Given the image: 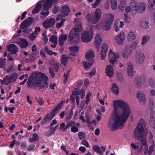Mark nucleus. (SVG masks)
I'll use <instances>...</instances> for the list:
<instances>
[{
    "instance_id": "obj_4",
    "label": "nucleus",
    "mask_w": 155,
    "mask_h": 155,
    "mask_svg": "<svg viewBox=\"0 0 155 155\" xmlns=\"http://www.w3.org/2000/svg\"><path fill=\"white\" fill-rule=\"evenodd\" d=\"M146 126L145 121L143 119H140L134 131L133 134L135 138L140 142H143L144 144L146 143V138L147 136V135L144 132V128Z\"/></svg>"
},
{
    "instance_id": "obj_36",
    "label": "nucleus",
    "mask_w": 155,
    "mask_h": 155,
    "mask_svg": "<svg viewBox=\"0 0 155 155\" xmlns=\"http://www.w3.org/2000/svg\"><path fill=\"white\" fill-rule=\"evenodd\" d=\"M41 1L37 3L35 8L32 11V13L33 14H35L40 11L41 8Z\"/></svg>"
},
{
    "instance_id": "obj_25",
    "label": "nucleus",
    "mask_w": 155,
    "mask_h": 155,
    "mask_svg": "<svg viewBox=\"0 0 155 155\" xmlns=\"http://www.w3.org/2000/svg\"><path fill=\"white\" fill-rule=\"evenodd\" d=\"M114 15L109 14H106L104 15V19L105 21L112 24L114 19Z\"/></svg>"
},
{
    "instance_id": "obj_16",
    "label": "nucleus",
    "mask_w": 155,
    "mask_h": 155,
    "mask_svg": "<svg viewBox=\"0 0 155 155\" xmlns=\"http://www.w3.org/2000/svg\"><path fill=\"white\" fill-rule=\"evenodd\" d=\"M55 23V19L53 18H51L45 20L43 23V25L45 28H48L53 26Z\"/></svg>"
},
{
    "instance_id": "obj_11",
    "label": "nucleus",
    "mask_w": 155,
    "mask_h": 155,
    "mask_svg": "<svg viewBox=\"0 0 155 155\" xmlns=\"http://www.w3.org/2000/svg\"><path fill=\"white\" fill-rule=\"evenodd\" d=\"M33 19L31 18H28L23 21L21 24L20 28L22 29H26L32 24Z\"/></svg>"
},
{
    "instance_id": "obj_48",
    "label": "nucleus",
    "mask_w": 155,
    "mask_h": 155,
    "mask_svg": "<svg viewBox=\"0 0 155 155\" xmlns=\"http://www.w3.org/2000/svg\"><path fill=\"white\" fill-rule=\"evenodd\" d=\"M68 128L67 125H66L65 126V124L64 123H62L60 125L59 129L63 132L65 131Z\"/></svg>"
},
{
    "instance_id": "obj_49",
    "label": "nucleus",
    "mask_w": 155,
    "mask_h": 155,
    "mask_svg": "<svg viewBox=\"0 0 155 155\" xmlns=\"http://www.w3.org/2000/svg\"><path fill=\"white\" fill-rule=\"evenodd\" d=\"M50 41L55 44H57L58 42V37L55 35H53L52 36L51 38L50 39Z\"/></svg>"
},
{
    "instance_id": "obj_51",
    "label": "nucleus",
    "mask_w": 155,
    "mask_h": 155,
    "mask_svg": "<svg viewBox=\"0 0 155 155\" xmlns=\"http://www.w3.org/2000/svg\"><path fill=\"white\" fill-rule=\"evenodd\" d=\"M9 77L11 82H12L17 79L18 75L16 74H14L10 75Z\"/></svg>"
},
{
    "instance_id": "obj_59",
    "label": "nucleus",
    "mask_w": 155,
    "mask_h": 155,
    "mask_svg": "<svg viewBox=\"0 0 155 155\" xmlns=\"http://www.w3.org/2000/svg\"><path fill=\"white\" fill-rule=\"evenodd\" d=\"M82 144L87 147L89 148L90 147L89 143L85 139L83 140L82 141Z\"/></svg>"
},
{
    "instance_id": "obj_34",
    "label": "nucleus",
    "mask_w": 155,
    "mask_h": 155,
    "mask_svg": "<svg viewBox=\"0 0 155 155\" xmlns=\"http://www.w3.org/2000/svg\"><path fill=\"white\" fill-rule=\"evenodd\" d=\"M140 26L144 29L149 28V25L148 21L145 20H142L140 22Z\"/></svg>"
},
{
    "instance_id": "obj_1",
    "label": "nucleus",
    "mask_w": 155,
    "mask_h": 155,
    "mask_svg": "<svg viewBox=\"0 0 155 155\" xmlns=\"http://www.w3.org/2000/svg\"><path fill=\"white\" fill-rule=\"evenodd\" d=\"M114 110L109 120L107 127L114 130L122 128L131 113L128 104L124 101L117 100L113 102Z\"/></svg>"
},
{
    "instance_id": "obj_37",
    "label": "nucleus",
    "mask_w": 155,
    "mask_h": 155,
    "mask_svg": "<svg viewBox=\"0 0 155 155\" xmlns=\"http://www.w3.org/2000/svg\"><path fill=\"white\" fill-rule=\"evenodd\" d=\"M126 0H120V4L118 6V9L122 11L124 8L126 4Z\"/></svg>"
},
{
    "instance_id": "obj_54",
    "label": "nucleus",
    "mask_w": 155,
    "mask_h": 155,
    "mask_svg": "<svg viewBox=\"0 0 155 155\" xmlns=\"http://www.w3.org/2000/svg\"><path fill=\"white\" fill-rule=\"evenodd\" d=\"M72 115V110L70 109L67 112L66 114L67 120L70 119Z\"/></svg>"
},
{
    "instance_id": "obj_47",
    "label": "nucleus",
    "mask_w": 155,
    "mask_h": 155,
    "mask_svg": "<svg viewBox=\"0 0 155 155\" xmlns=\"http://www.w3.org/2000/svg\"><path fill=\"white\" fill-rule=\"evenodd\" d=\"M150 37L147 35L144 36L142 37V41L141 43L142 45H144L145 44L147 43L148 41L150 39Z\"/></svg>"
},
{
    "instance_id": "obj_44",
    "label": "nucleus",
    "mask_w": 155,
    "mask_h": 155,
    "mask_svg": "<svg viewBox=\"0 0 155 155\" xmlns=\"http://www.w3.org/2000/svg\"><path fill=\"white\" fill-rule=\"evenodd\" d=\"M93 62L94 61L92 60L90 63H85L84 62H82V64L83 65L84 68L86 69H88L92 66Z\"/></svg>"
},
{
    "instance_id": "obj_26",
    "label": "nucleus",
    "mask_w": 155,
    "mask_h": 155,
    "mask_svg": "<svg viewBox=\"0 0 155 155\" xmlns=\"http://www.w3.org/2000/svg\"><path fill=\"white\" fill-rule=\"evenodd\" d=\"M8 51L12 54H15L18 51L17 47L14 44H10L8 46Z\"/></svg>"
},
{
    "instance_id": "obj_60",
    "label": "nucleus",
    "mask_w": 155,
    "mask_h": 155,
    "mask_svg": "<svg viewBox=\"0 0 155 155\" xmlns=\"http://www.w3.org/2000/svg\"><path fill=\"white\" fill-rule=\"evenodd\" d=\"M67 127H70L74 126L76 125L75 122L74 121H70L68 122L67 124Z\"/></svg>"
},
{
    "instance_id": "obj_33",
    "label": "nucleus",
    "mask_w": 155,
    "mask_h": 155,
    "mask_svg": "<svg viewBox=\"0 0 155 155\" xmlns=\"http://www.w3.org/2000/svg\"><path fill=\"white\" fill-rule=\"evenodd\" d=\"M71 51V54L73 56H76L78 50V47L77 46H73L69 47Z\"/></svg>"
},
{
    "instance_id": "obj_53",
    "label": "nucleus",
    "mask_w": 155,
    "mask_h": 155,
    "mask_svg": "<svg viewBox=\"0 0 155 155\" xmlns=\"http://www.w3.org/2000/svg\"><path fill=\"white\" fill-rule=\"evenodd\" d=\"M117 75L118 80L120 81H123V76L120 72L117 71Z\"/></svg>"
},
{
    "instance_id": "obj_18",
    "label": "nucleus",
    "mask_w": 155,
    "mask_h": 155,
    "mask_svg": "<svg viewBox=\"0 0 155 155\" xmlns=\"http://www.w3.org/2000/svg\"><path fill=\"white\" fill-rule=\"evenodd\" d=\"M149 124L153 131L155 132V115L154 112L152 110L150 114Z\"/></svg>"
},
{
    "instance_id": "obj_2",
    "label": "nucleus",
    "mask_w": 155,
    "mask_h": 155,
    "mask_svg": "<svg viewBox=\"0 0 155 155\" xmlns=\"http://www.w3.org/2000/svg\"><path fill=\"white\" fill-rule=\"evenodd\" d=\"M48 77L40 72H34L28 79L27 82L28 86L33 88L38 87L43 89L48 87Z\"/></svg>"
},
{
    "instance_id": "obj_42",
    "label": "nucleus",
    "mask_w": 155,
    "mask_h": 155,
    "mask_svg": "<svg viewBox=\"0 0 155 155\" xmlns=\"http://www.w3.org/2000/svg\"><path fill=\"white\" fill-rule=\"evenodd\" d=\"M111 7L113 10H116L117 8V0H111Z\"/></svg>"
},
{
    "instance_id": "obj_9",
    "label": "nucleus",
    "mask_w": 155,
    "mask_h": 155,
    "mask_svg": "<svg viewBox=\"0 0 155 155\" xmlns=\"http://www.w3.org/2000/svg\"><path fill=\"white\" fill-rule=\"evenodd\" d=\"M135 61L137 64H140L143 63L145 59L144 54L140 51H137L135 54Z\"/></svg>"
},
{
    "instance_id": "obj_63",
    "label": "nucleus",
    "mask_w": 155,
    "mask_h": 155,
    "mask_svg": "<svg viewBox=\"0 0 155 155\" xmlns=\"http://www.w3.org/2000/svg\"><path fill=\"white\" fill-rule=\"evenodd\" d=\"M46 115L48 117V118L51 120L54 117V113L52 112L49 114H47Z\"/></svg>"
},
{
    "instance_id": "obj_7",
    "label": "nucleus",
    "mask_w": 155,
    "mask_h": 155,
    "mask_svg": "<svg viewBox=\"0 0 155 155\" xmlns=\"http://www.w3.org/2000/svg\"><path fill=\"white\" fill-rule=\"evenodd\" d=\"M108 57L109 58L110 62L112 64L113 67L115 66L117 64V62L116 60L119 57L118 53L114 52L112 50H110L108 53Z\"/></svg>"
},
{
    "instance_id": "obj_41",
    "label": "nucleus",
    "mask_w": 155,
    "mask_h": 155,
    "mask_svg": "<svg viewBox=\"0 0 155 155\" xmlns=\"http://www.w3.org/2000/svg\"><path fill=\"white\" fill-rule=\"evenodd\" d=\"M61 59V64L63 65H65L68 62V56L64 54L62 56Z\"/></svg>"
},
{
    "instance_id": "obj_21",
    "label": "nucleus",
    "mask_w": 155,
    "mask_h": 155,
    "mask_svg": "<svg viewBox=\"0 0 155 155\" xmlns=\"http://www.w3.org/2000/svg\"><path fill=\"white\" fill-rule=\"evenodd\" d=\"M57 2V0H48L43 5V9L45 11L49 9L51 5L54 4Z\"/></svg>"
},
{
    "instance_id": "obj_52",
    "label": "nucleus",
    "mask_w": 155,
    "mask_h": 155,
    "mask_svg": "<svg viewBox=\"0 0 155 155\" xmlns=\"http://www.w3.org/2000/svg\"><path fill=\"white\" fill-rule=\"evenodd\" d=\"M37 35L36 33L33 32L29 35L28 38L31 41H33L35 39Z\"/></svg>"
},
{
    "instance_id": "obj_6",
    "label": "nucleus",
    "mask_w": 155,
    "mask_h": 155,
    "mask_svg": "<svg viewBox=\"0 0 155 155\" xmlns=\"http://www.w3.org/2000/svg\"><path fill=\"white\" fill-rule=\"evenodd\" d=\"M93 31L90 30H85L82 34L81 37V41L84 43H87L91 41L93 38Z\"/></svg>"
},
{
    "instance_id": "obj_43",
    "label": "nucleus",
    "mask_w": 155,
    "mask_h": 155,
    "mask_svg": "<svg viewBox=\"0 0 155 155\" xmlns=\"http://www.w3.org/2000/svg\"><path fill=\"white\" fill-rule=\"evenodd\" d=\"M2 82L1 83L5 84H9L12 83L10 78L8 76L6 75L5 76L3 81H2Z\"/></svg>"
},
{
    "instance_id": "obj_32",
    "label": "nucleus",
    "mask_w": 155,
    "mask_h": 155,
    "mask_svg": "<svg viewBox=\"0 0 155 155\" xmlns=\"http://www.w3.org/2000/svg\"><path fill=\"white\" fill-rule=\"evenodd\" d=\"M75 95L80 96L81 99L84 98L85 95V91L83 89L80 90L77 89L75 90Z\"/></svg>"
},
{
    "instance_id": "obj_62",
    "label": "nucleus",
    "mask_w": 155,
    "mask_h": 155,
    "mask_svg": "<svg viewBox=\"0 0 155 155\" xmlns=\"http://www.w3.org/2000/svg\"><path fill=\"white\" fill-rule=\"evenodd\" d=\"M70 73L69 71H67L66 72H64V82H66L68 79V77Z\"/></svg>"
},
{
    "instance_id": "obj_5",
    "label": "nucleus",
    "mask_w": 155,
    "mask_h": 155,
    "mask_svg": "<svg viewBox=\"0 0 155 155\" xmlns=\"http://www.w3.org/2000/svg\"><path fill=\"white\" fill-rule=\"evenodd\" d=\"M101 16V12L99 8L97 9L95 12L91 15L88 13L85 16L86 20L90 23L95 24L100 21Z\"/></svg>"
},
{
    "instance_id": "obj_10",
    "label": "nucleus",
    "mask_w": 155,
    "mask_h": 155,
    "mask_svg": "<svg viewBox=\"0 0 155 155\" xmlns=\"http://www.w3.org/2000/svg\"><path fill=\"white\" fill-rule=\"evenodd\" d=\"M147 7L146 4L143 2H140L138 4V5L135 9V11L139 13H142L146 10Z\"/></svg>"
},
{
    "instance_id": "obj_40",
    "label": "nucleus",
    "mask_w": 155,
    "mask_h": 155,
    "mask_svg": "<svg viewBox=\"0 0 155 155\" xmlns=\"http://www.w3.org/2000/svg\"><path fill=\"white\" fill-rule=\"evenodd\" d=\"M93 149L94 151L96 152L97 153L100 155H103L104 153L101 150L100 148L98 146L94 145Z\"/></svg>"
},
{
    "instance_id": "obj_3",
    "label": "nucleus",
    "mask_w": 155,
    "mask_h": 155,
    "mask_svg": "<svg viewBox=\"0 0 155 155\" xmlns=\"http://www.w3.org/2000/svg\"><path fill=\"white\" fill-rule=\"evenodd\" d=\"M82 18H75L74 23L75 24L74 28L71 31L68 38L71 41L76 43H78L80 41V33L83 30L81 22Z\"/></svg>"
},
{
    "instance_id": "obj_55",
    "label": "nucleus",
    "mask_w": 155,
    "mask_h": 155,
    "mask_svg": "<svg viewBox=\"0 0 155 155\" xmlns=\"http://www.w3.org/2000/svg\"><path fill=\"white\" fill-rule=\"evenodd\" d=\"M124 19L125 22L129 23L131 21L130 18L126 14H124Z\"/></svg>"
},
{
    "instance_id": "obj_61",
    "label": "nucleus",
    "mask_w": 155,
    "mask_h": 155,
    "mask_svg": "<svg viewBox=\"0 0 155 155\" xmlns=\"http://www.w3.org/2000/svg\"><path fill=\"white\" fill-rule=\"evenodd\" d=\"M6 65V62L3 60H0V68L4 67Z\"/></svg>"
},
{
    "instance_id": "obj_50",
    "label": "nucleus",
    "mask_w": 155,
    "mask_h": 155,
    "mask_svg": "<svg viewBox=\"0 0 155 155\" xmlns=\"http://www.w3.org/2000/svg\"><path fill=\"white\" fill-rule=\"evenodd\" d=\"M138 4L137 2L134 0H132L131 1L130 3V6L133 8H136L137 7Z\"/></svg>"
},
{
    "instance_id": "obj_58",
    "label": "nucleus",
    "mask_w": 155,
    "mask_h": 155,
    "mask_svg": "<svg viewBox=\"0 0 155 155\" xmlns=\"http://www.w3.org/2000/svg\"><path fill=\"white\" fill-rule=\"evenodd\" d=\"M45 51L46 52L47 54L49 55H51L53 54V51L49 49L48 46H45Z\"/></svg>"
},
{
    "instance_id": "obj_31",
    "label": "nucleus",
    "mask_w": 155,
    "mask_h": 155,
    "mask_svg": "<svg viewBox=\"0 0 155 155\" xmlns=\"http://www.w3.org/2000/svg\"><path fill=\"white\" fill-rule=\"evenodd\" d=\"M95 54L94 51L91 49H89L85 55V58L87 60H89L93 58Z\"/></svg>"
},
{
    "instance_id": "obj_38",
    "label": "nucleus",
    "mask_w": 155,
    "mask_h": 155,
    "mask_svg": "<svg viewBox=\"0 0 155 155\" xmlns=\"http://www.w3.org/2000/svg\"><path fill=\"white\" fill-rule=\"evenodd\" d=\"M148 8L150 11L155 10V0H149Z\"/></svg>"
},
{
    "instance_id": "obj_46",
    "label": "nucleus",
    "mask_w": 155,
    "mask_h": 155,
    "mask_svg": "<svg viewBox=\"0 0 155 155\" xmlns=\"http://www.w3.org/2000/svg\"><path fill=\"white\" fill-rule=\"evenodd\" d=\"M112 90L116 94H117L119 93V88L116 84L113 83L112 84Z\"/></svg>"
},
{
    "instance_id": "obj_45",
    "label": "nucleus",
    "mask_w": 155,
    "mask_h": 155,
    "mask_svg": "<svg viewBox=\"0 0 155 155\" xmlns=\"http://www.w3.org/2000/svg\"><path fill=\"white\" fill-rule=\"evenodd\" d=\"M147 84L149 86L154 87L155 86V81L152 78H150L148 79Z\"/></svg>"
},
{
    "instance_id": "obj_35",
    "label": "nucleus",
    "mask_w": 155,
    "mask_h": 155,
    "mask_svg": "<svg viewBox=\"0 0 155 155\" xmlns=\"http://www.w3.org/2000/svg\"><path fill=\"white\" fill-rule=\"evenodd\" d=\"M91 96V94L89 92L87 94L86 97V100L84 101H82L81 104V105L82 107H84L85 106H87L90 101V97Z\"/></svg>"
},
{
    "instance_id": "obj_57",
    "label": "nucleus",
    "mask_w": 155,
    "mask_h": 155,
    "mask_svg": "<svg viewBox=\"0 0 155 155\" xmlns=\"http://www.w3.org/2000/svg\"><path fill=\"white\" fill-rule=\"evenodd\" d=\"M64 18H62L61 19V21L60 22L58 23L56 25V27L57 28H59L61 27L63 25L64 22L65 21Z\"/></svg>"
},
{
    "instance_id": "obj_8",
    "label": "nucleus",
    "mask_w": 155,
    "mask_h": 155,
    "mask_svg": "<svg viewBox=\"0 0 155 155\" xmlns=\"http://www.w3.org/2000/svg\"><path fill=\"white\" fill-rule=\"evenodd\" d=\"M143 145L144 146L145 149H144V153L145 155H151L153 152L154 151V150L153 147L155 146V144L154 143H153L152 145H150L149 148V150H148V147L147 144V140L146 139V143L144 144L143 142H141Z\"/></svg>"
},
{
    "instance_id": "obj_17",
    "label": "nucleus",
    "mask_w": 155,
    "mask_h": 155,
    "mask_svg": "<svg viewBox=\"0 0 155 155\" xmlns=\"http://www.w3.org/2000/svg\"><path fill=\"white\" fill-rule=\"evenodd\" d=\"M124 33L122 32L115 37V40L118 44L121 45L124 42Z\"/></svg>"
},
{
    "instance_id": "obj_29",
    "label": "nucleus",
    "mask_w": 155,
    "mask_h": 155,
    "mask_svg": "<svg viewBox=\"0 0 155 155\" xmlns=\"http://www.w3.org/2000/svg\"><path fill=\"white\" fill-rule=\"evenodd\" d=\"M67 35L65 34H61L59 37V44L61 46L63 45L67 38Z\"/></svg>"
},
{
    "instance_id": "obj_23",
    "label": "nucleus",
    "mask_w": 155,
    "mask_h": 155,
    "mask_svg": "<svg viewBox=\"0 0 155 155\" xmlns=\"http://www.w3.org/2000/svg\"><path fill=\"white\" fill-rule=\"evenodd\" d=\"M134 85L136 87L140 89L142 85L141 77L140 76H137L134 80Z\"/></svg>"
},
{
    "instance_id": "obj_30",
    "label": "nucleus",
    "mask_w": 155,
    "mask_h": 155,
    "mask_svg": "<svg viewBox=\"0 0 155 155\" xmlns=\"http://www.w3.org/2000/svg\"><path fill=\"white\" fill-rule=\"evenodd\" d=\"M136 37V34L132 31L129 32L127 34V39L128 41L129 42H132L134 41Z\"/></svg>"
},
{
    "instance_id": "obj_15",
    "label": "nucleus",
    "mask_w": 155,
    "mask_h": 155,
    "mask_svg": "<svg viewBox=\"0 0 155 155\" xmlns=\"http://www.w3.org/2000/svg\"><path fill=\"white\" fill-rule=\"evenodd\" d=\"M137 98L140 102L144 104L146 101V96L143 91H138L137 94Z\"/></svg>"
},
{
    "instance_id": "obj_27",
    "label": "nucleus",
    "mask_w": 155,
    "mask_h": 155,
    "mask_svg": "<svg viewBox=\"0 0 155 155\" xmlns=\"http://www.w3.org/2000/svg\"><path fill=\"white\" fill-rule=\"evenodd\" d=\"M60 11L63 16H65L68 15L70 12V10L68 6L65 5L62 7Z\"/></svg>"
},
{
    "instance_id": "obj_64",
    "label": "nucleus",
    "mask_w": 155,
    "mask_h": 155,
    "mask_svg": "<svg viewBox=\"0 0 155 155\" xmlns=\"http://www.w3.org/2000/svg\"><path fill=\"white\" fill-rule=\"evenodd\" d=\"M71 130L72 132L76 133L78 131V129L77 127H75L74 126L71 127Z\"/></svg>"
},
{
    "instance_id": "obj_56",
    "label": "nucleus",
    "mask_w": 155,
    "mask_h": 155,
    "mask_svg": "<svg viewBox=\"0 0 155 155\" xmlns=\"http://www.w3.org/2000/svg\"><path fill=\"white\" fill-rule=\"evenodd\" d=\"M119 21H115L114 23V28L115 30V31L117 32L119 31Z\"/></svg>"
},
{
    "instance_id": "obj_14",
    "label": "nucleus",
    "mask_w": 155,
    "mask_h": 155,
    "mask_svg": "<svg viewBox=\"0 0 155 155\" xmlns=\"http://www.w3.org/2000/svg\"><path fill=\"white\" fill-rule=\"evenodd\" d=\"M132 52V50L130 46H127L125 47L123 53V57L125 59L128 58L131 56Z\"/></svg>"
},
{
    "instance_id": "obj_19",
    "label": "nucleus",
    "mask_w": 155,
    "mask_h": 155,
    "mask_svg": "<svg viewBox=\"0 0 155 155\" xmlns=\"http://www.w3.org/2000/svg\"><path fill=\"white\" fill-rule=\"evenodd\" d=\"M102 41V38L100 35L99 34H97L95 37L94 42V44L97 48V51L99 50L100 45Z\"/></svg>"
},
{
    "instance_id": "obj_24",
    "label": "nucleus",
    "mask_w": 155,
    "mask_h": 155,
    "mask_svg": "<svg viewBox=\"0 0 155 155\" xmlns=\"http://www.w3.org/2000/svg\"><path fill=\"white\" fill-rule=\"evenodd\" d=\"M105 70L106 75L110 78L113 76L114 73L113 68L110 64L108 65L107 66Z\"/></svg>"
},
{
    "instance_id": "obj_22",
    "label": "nucleus",
    "mask_w": 155,
    "mask_h": 155,
    "mask_svg": "<svg viewBox=\"0 0 155 155\" xmlns=\"http://www.w3.org/2000/svg\"><path fill=\"white\" fill-rule=\"evenodd\" d=\"M57 2V0H48L43 5V9L45 11L49 9L51 5L54 4Z\"/></svg>"
},
{
    "instance_id": "obj_12",
    "label": "nucleus",
    "mask_w": 155,
    "mask_h": 155,
    "mask_svg": "<svg viewBox=\"0 0 155 155\" xmlns=\"http://www.w3.org/2000/svg\"><path fill=\"white\" fill-rule=\"evenodd\" d=\"M107 48V44L106 43H103L101 46V51L100 52L101 58L102 60H104L106 58Z\"/></svg>"
},
{
    "instance_id": "obj_39",
    "label": "nucleus",
    "mask_w": 155,
    "mask_h": 155,
    "mask_svg": "<svg viewBox=\"0 0 155 155\" xmlns=\"http://www.w3.org/2000/svg\"><path fill=\"white\" fill-rule=\"evenodd\" d=\"M138 144H141L140 143H137L135 145L134 143H132L131 144V146L133 148L137 149V152H141L142 149V146L141 145L140 147L139 148V147L138 146Z\"/></svg>"
},
{
    "instance_id": "obj_13",
    "label": "nucleus",
    "mask_w": 155,
    "mask_h": 155,
    "mask_svg": "<svg viewBox=\"0 0 155 155\" xmlns=\"http://www.w3.org/2000/svg\"><path fill=\"white\" fill-rule=\"evenodd\" d=\"M111 24L105 21H101L99 23L97 24L96 26L97 28H99L101 26L104 30L108 31L110 29Z\"/></svg>"
},
{
    "instance_id": "obj_20",
    "label": "nucleus",
    "mask_w": 155,
    "mask_h": 155,
    "mask_svg": "<svg viewBox=\"0 0 155 155\" xmlns=\"http://www.w3.org/2000/svg\"><path fill=\"white\" fill-rule=\"evenodd\" d=\"M16 43L22 48H26L28 45V42L25 39L22 38H20L17 41Z\"/></svg>"
},
{
    "instance_id": "obj_28",
    "label": "nucleus",
    "mask_w": 155,
    "mask_h": 155,
    "mask_svg": "<svg viewBox=\"0 0 155 155\" xmlns=\"http://www.w3.org/2000/svg\"><path fill=\"white\" fill-rule=\"evenodd\" d=\"M127 71L128 76L130 77H134V71L133 70V65L130 64H129L127 66Z\"/></svg>"
}]
</instances>
